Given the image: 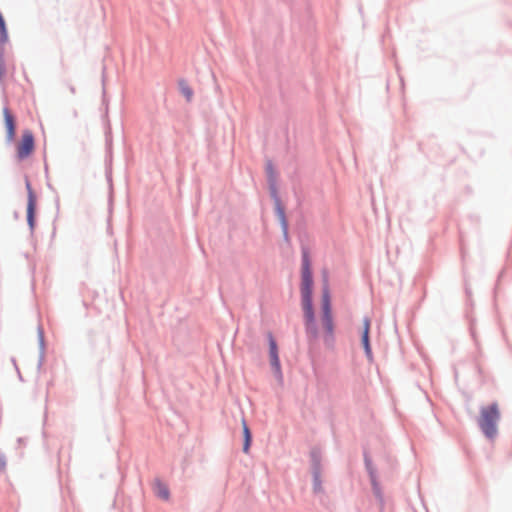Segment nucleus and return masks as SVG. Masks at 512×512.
<instances>
[{"mask_svg": "<svg viewBox=\"0 0 512 512\" xmlns=\"http://www.w3.org/2000/svg\"><path fill=\"white\" fill-rule=\"evenodd\" d=\"M313 286L314 280L309 250L306 247H302L300 293L305 334L309 342L316 341L319 338V329L313 305Z\"/></svg>", "mask_w": 512, "mask_h": 512, "instance_id": "nucleus-1", "label": "nucleus"}, {"mask_svg": "<svg viewBox=\"0 0 512 512\" xmlns=\"http://www.w3.org/2000/svg\"><path fill=\"white\" fill-rule=\"evenodd\" d=\"M500 420V411L497 402L482 407L478 419L481 431L488 439H494L497 435V423Z\"/></svg>", "mask_w": 512, "mask_h": 512, "instance_id": "nucleus-2", "label": "nucleus"}, {"mask_svg": "<svg viewBox=\"0 0 512 512\" xmlns=\"http://www.w3.org/2000/svg\"><path fill=\"white\" fill-rule=\"evenodd\" d=\"M310 470L312 475V488L315 494L323 492L322 472V451L319 447H312L310 450Z\"/></svg>", "mask_w": 512, "mask_h": 512, "instance_id": "nucleus-3", "label": "nucleus"}, {"mask_svg": "<svg viewBox=\"0 0 512 512\" xmlns=\"http://www.w3.org/2000/svg\"><path fill=\"white\" fill-rule=\"evenodd\" d=\"M25 187L27 190L26 221L30 234L33 235L36 228L37 196L27 176L25 177Z\"/></svg>", "mask_w": 512, "mask_h": 512, "instance_id": "nucleus-4", "label": "nucleus"}, {"mask_svg": "<svg viewBox=\"0 0 512 512\" xmlns=\"http://www.w3.org/2000/svg\"><path fill=\"white\" fill-rule=\"evenodd\" d=\"M35 149V137L31 130L25 129L22 132L21 138L17 144V158L25 160L31 156Z\"/></svg>", "mask_w": 512, "mask_h": 512, "instance_id": "nucleus-5", "label": "nucleus"}, {"mask_svg": "<svg viewBox=\"0 0 512 512\" xmlns=\"http://www.w3.org/2000/svg\"><path fill=\"white\" fill-rule=\"evenodd\" d=\"M4 126L6 130V141L8 143L14 141L16 136V117L13 115L8 106L3 108Z\"/></svg>", "mask_w": 512, "mask_h": 512, "instance_id": "nucleus-6", "label": "nucleus"}, {"mask_svg": "<svg viewBox=\"0 0 512 512\" xmlns=\"http://www.w3.org/2000/svg\"><path fill=\"white\" fill-rule=\"evenodd\" d=\"M333 315L331 294L329 290L328 280L325 279L322 286L321 294V316Z\"/></svg>", "mask_w": 512, "mask_h": 512, "instance_id": "nucleus-7", "label": "nucleus"}, {"mask_svg": "<svg viewBox=\"0 0 512 512\" xmlns=\"http://www.w3.org/2000/svg\"><path fill=\"white\" fill-rule=\"evenodd\" d=\"M9 41V34L7 27L0 28V81L3 80L6 75V65H5V44Z\"/></svg>", "mask_w": 512, "mask_h": 512, "instance_id": "nucleus-8", "label": "nucleus"}, {"mask_svg": "<svg viewBox=\"0 0 512 512\" xmlns=\"http://www.w3.org/2000/svg\"><path fill=\"white\" fill-rule=\"evenodd\" d=\"M268 185H269L270 197L272 198V200L274 202L276 216L286 214L285 208L282 204V200L278 194V190L276 187V181L271 180V182H268Z\"/></svg>", "mask_w": 512, "mask_h": 512, "instance_id": "nucleus-9", "label": "nucleus"}, {"mask_svg": "<svg viewBox=\"0 0 512 512\" xmlns=\"http://www.w3.org/2000/svg\"><path fill=\"white\" fill-rule=\"evenodd\" d=\"M363 460H364V466L365 470L369 476V480H374L378 478L377 475V469L373 463V460L366 448H363Z\"/></svg>", "mask_w": 512, "mask_h": 512, "instance_id": "nucleus-10", "label": "nucleus"}, {"mask_svg": "<svg viewBox=\"0 0 512 512\" xmlns=\"http://www.w3.org/2000/svg\"><path fill=\"white\" fill-rule=\"evenodd\" d=\"M242 433H243L242 451L245 454H248L250 451L251 445H252L253 436H252V432L244 418L242 419Z\"/></svg>", "mask_w": 512, "mask_h": 512, "instance_id": "nucleus-11", "label": "nucleus"}, {"mask_svg": "<svg viewBox=\"0 0 512 512\" xmlns=\"http://www.w3.org/2000/svg\"><path fill=\"white\" fill-rule=\"evenodd\" d=\"M37 338L39 344V356H38V364L37 367L40 370L45 359V338H44V330L41 325L37 328Z\"/></svg>", "mask_w": 512, "mask_h": 512, "instance_id": "nucleus-12", "label": "nucleus"}, {"mask_svg": "<svg viewBox=\"0 0 512 512\" xmlns=\"http://www.w3.org/2000/svg\"><path fill=\"white\" fill-rule=\"evenodd\" d=\"M269 360L274 377L279 383H283V372L279 356L269 357Z\"/></svg>", "mask_w": 512, "mask_h": 512, "instance_id": "nucleus-13", "label": "nucleus"}, {"mask_svg": "<svg viewBox=\"0 0 512 512\" xmlns=\"http://www.w3.org/2000/svg\"><path fill=\"white\" fill-rule=\"evenodd\" d=\"M178 89L180 93L185 97L187 102L192 101L194 91L185 79H180L178 81Z\"/></svg>", "mask_w": 512, "mask_h": 512, "instance_id": "nucleus-14", "label": "nucleus"}, {"mask_svg": "<svg viewBox=\"0 0 512 512\" xmlns=\"http://www.w3.org/2000/svg\"><path fill=\"white\" fill-rule=\"evenodd\" d=\"M361 344L368 362L372 363L374 361V356L370 342V335H361Z\"/></svg>", "mask_w": 512, "mask_h": 512, "instance_id": "nucleus-15", "label": "nucleus"}, {"mask_svg": "<svg viewBox=\"0 0 512 512\" xmlns=\"http://www.w3.org/2000/svg\"><path fill=\"white\" fill-rule=\"evenodd\" d=\"M155 494L158 498L167 501L170 498V490L159 479L156 480Z\"/></svg>", "mask_w": 512, "mask_h": 512, "instance_id": "nucleus-16", "label": "nucleus"}, {"mask_svg": "<svg viewBox=\"0 0 512 512\" xmlns=\"http://www.w3.org/2000/svg\"><path fill=\"white\" fill-rule=\"evenodd\" d=\"M278 220H279V224H280V227H281V231H282V235H283V240L284 242H286L287 244L290 243V237H289V224H288V220H287V217H286V214H282V215H279L277 216Z\"/></svg>", "mask_w": 512, "mask_h": 512, "instance_id": "nucleus-17", "label": "nucleus"}, {"mask_svg": "<svg viewBox=\"0 0 512 512\" xmlns=\"http://www.w3.org/2000/svg\"><path fill=\"white\" fill-rule=\"evenodd\" d=\"M370 483H371L373 495L375 496L378 503L381 506H383L384 505V495H383L380 483L378 481V478L371 480Z\"/></svg>", "mask_w": 512, "mask_h": 512, "instance_id": "nucleus-18", "label": "nucleus"}, {"mask_svg": "<svg viewBox=\"0 0 512 512\" xmlns=\"http://www.w3.org/2000/svg\"><path fill=\"white\" fill-rule=\"evenodd\" d=\"M322 326L324 333L334 332V320L333 315L321 316Z\"/></svg>", "mask_w": 512, "mask_h": 512, "instance_id": "nucleus-19", "label": "nucleus"}, {"mask_svg": "<svg viewBox=\"0 0 512 512\" xmlns=\"http://www.w3.org/2000/svg\"><path fill=\"white\" fill-rule=\"evenodd\" d=\"M323 342H324V345L327 348L333 349L334 346H335V335H334V332L333 333H324V335H323Z\"/></svg>", "mask_w": 512, "mask_h": 512, "instance_id": "nucleus-20", "label": "nucleus"}, {"mask_svg": "<svg viewBox=\"0 0 512 512\" xmlns=\"http://www.w3.org/2000/svg\"><path fill=\"white\" fill-rule=\"evenodd\" d=\"M266 174H267V181L268 182H271V180L272 181H276V172L274 170V167H273V164H272L271 161L267 162Z\"/></svg>", "mask_w": 512, "mask_h": 512, "instance_id": "nucleus-21", "label": "nucleus"}, {"mask_svg": "<svg viewBox=\"0 0 512 512\" xmlns=\"http://www.w3.org/2000/svg\"><path fill=\"white\" fill-rule=\"evenodd\" d=\"M266 337H267L269 351L277 349L278 348V343H277L273 333L272 332H267Z\"/></svg>", "mask_w": 512, "mask_h": 512, "instance_id": "nucleus-22", "label": "nucleus"}, {"mask_svg": "<svg viewBox=\"0 0 512 512\" xmlns=\"http://www.w3.org/2000/svg\"><path fill=\"white\" fill-rule=\"evenodd\" d=\"M371 321L369 317L365 316L363 319V329L361 335H370Z\"/></svg>", "mask_w": 512, "mask_h": 512, "instance_id": "nucleus-23", "label": "nucleus"}, {"mask_svg": "<svg viewBox=\"0 0 512 512\" xmlns=\"http://www.w3.org/2000/svg\"><path fill=\"white\" fill-rule=\"evenodd\" d=\"M5 27H7L6 21L4 19L2 12L0 11V28H5Z\"/></svg>", "mask_w": 512, "mask_h": 512, "instance_id": "nucleus-24", "label": "nucleus"}, {"mask_svg": "<svg viewBox=\"0 0 512 512\" xmlns=\"http://www.w3.org/2000/svg\"><path fill=\"white\" fill-rule=\"evenodd\" d=\"M275 356H279V348L269 351V357H275Z\"/></svg>", "mask_w": 512, "mask_h": 512, "instance_id": "nucleus-25", "label": "nucleus"}, {"mask_svg": "<svg viewBox=\"0 0 512 512\" xmlns=\"http://www.w3.org/2000/svg\"><path fill=\"white\" fill-rule=\"evenodd\" d=\"M4 466H5V459H4V457L0 454V470H1L2 468H4Z\"/></svg>", "mask_w": 512, "mask_h": 512, "instance_id": "nucleus-26", "label": "nucleus"}, {"mask_svg": "<svg viewBox=\"0 0 512 512\" xmlns=\"http://www.w3.org/2000/svg\"><path fill=\"white\" fill-rule=\"evenodd\" d=\"M18 443L19 444H23L24 443V439L23 438H18Z\"/></svg>", "mask_w": 512, "mask_h": 512, "instance_id": "nucleus-27", "label": "nucleus"}, {"mask_svg": "<svg viewBox=\"0 0 512 512\" xmlns=\"http://www.w3.org/2000/svg\"><path fill=\"white\" fill-rule=\"evenodd\" d=\"M70 91H71L72 93H75V88H74L73 86H71V87H70Z\"/></svg>", "mask_w": 512, "mask_h": 512, "instance_id": "nucleus-28", "label": "nucleus"}]
</instances>
